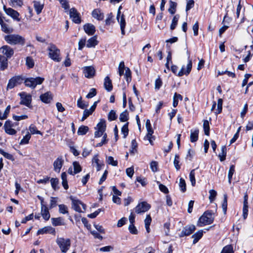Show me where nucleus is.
<instances>
[{"label":"nucleus","mask_w":253,"mask_h":253,"mask_svg":"<svg viewBox=\"0 0 253 253\" xmlns=\"http://www.w3.org/2000/svg\"><path fill=\"white\" fill-rule=\"evenodd\" d=\"M26 64L29 68H32L34 67V62L32 57L28 56L26 58Z\"/></svg>","instance_id":"nucleus-51"},{"label":"nucleus","mask_w":253,"mask_h":253,"mask_svg":"<svg viewBox=\"0 0 253 253\" xmlns=\"http://www.w3.org/2000/svg\"><path fill=\"white\" fill-rule=\"evenodd\" d=\"M152 221L151 217L149 214L146 215V218L144 220L145 226L146 230L148 233L150 232V229L149 226Z\"/></svg>","instance_id":"nucleus-30"},{"label":"nucleus","mask_w":253,"mask_h":253,"mask_svg":"<svg viewBox=\"0 0 253 253\" xmlns=\"http://www.w3.org/2000/svg\"><path fill=\"white\" fill-rule=\"evenodd\" d=\"M20 96L21 101L20 104L21 105H24L27 107L31 108L32 96L30 94H27L25 92H21L19 94Z\"/></svg>","instance_id":"nucleus-7"},{"label":"nucleus","mask_w":253,"mask_h":253,"mask_svg":"<svg viewBox=\"0 0 253 253\" xmlns=\"http://www.w3.org/2000/svg\"><path fill=\"white\" fill-rule=\"evenodd\" d=\"M221 253H233L232 247L231 245H227L224 247Z\"/></svg>","instance_id":"nucleus-55"},{"label":"nucleus","mask_w":253,"mask_h":253,"mask_svg":"<svg viewBox=\"0 0 253 253\" xmlns=\"http://www.w3.org/2000/svg\"><path fill=\"white\" fill-rule=\"evenodd\" d=\"M147 130V134L146 135L147 138L149 140L150 143L152 144V141L151 140V137L152 136V134L153 133V130L151 127L146 128Z\"/></svg>","instance_id":"nucleus-52"},{"label":"nucleus","mask_w":253,"mask_h":253,"mask_svg":"<svg viewBox=\"0 0 253 253\" xmlns=\"http://www.w3.org/2000/svg\"><path fill=\"white\" fill-rule=\"evenodd\" d=\"M128 112L127 111H125L123 112L120 115V120L121 122H126L128 120Z\"/></svg>","instance_id":"nucleus-44"},{"label":"nucleus","mask_w":253,"mask_h":253,"mask_svg":"<svg viewBox=\"0 0 253 253\" xmlns=\"http://www.w3.org/2000/svg\"><path fill=\"white\" fill-rule=\"evenodd\" d=\"M51 184L52 187L54 190H56L59 189V187L57 186L59 183V180L58 178H52L50 180Z\"/></svg>","instance_id":"nucleus-39"},{"label":"nucleus","mask_w":253,"mask_h":253,"mask_svg":"<svg viewBox=\"0 0 253 253\" xmlns=\"http://www.w3.org/2000/svg\"><path fill=\"white\" fill-rule=\"evenodd\" d=\"M47 233H49L52 234L53 235H55V229L52 228L51 226L44 227L42 229H39L38 231L37 234L38 235H40L41 234H43Z\"/></svg>","instance_id":"nucleus-15"},{"label":"nucleus","mask_w":253,"mask_h":253,"mask_svg":"<svg viewBox=\"0 0 253 253\" xmlns=\"http://www.w3.org/2000/svg\"><path fill=\"white\" fill-rule=\"evenodd\" d=\"M48 50L49 51V56L52 60L57 62L61 60V58L59 57L60 50L55 46V45L50 44V45L48 47Z\"/></svg>","instance_id":"nucleus-6"},{"label":"nucleus","mask_w":253,"mask_h":253,"mask_svg":"<svg viewBox=\"0 0 253 253\" xmlns=\"http://www.w3.org/2000/svg\"><path fill=\"white\" fill-rule=\"evenodd\" d=\"M248 214V201H247V196L246 195L245 196L244 201V205L243 208V216L244 219H246L247 217Z\"/></svg>","instance_id":"nucleus-23"},{"label":"nucleus","mask_w":253,"mask_h":253,"mask_svg":"<svg viewBox=\"0 0 253 253\" xmlns=\"http://www.w3.org/2000/svg\"><path fill=\"white\" fill-rule=\"evenodd\" d=\"M84 30L86 34L89 36H92L95 32V28L92 24H86L84 26Z\"/></svg>","instance_id":"nucleus-14"},{"label":"nucleus","mask_w":253,"mask_h":253,"mask_svg":"<svg viewBox=\"0 0 253 253\" xmlns=\"http://www.w3.org/2000/svg\"><path fill=\"white\" fill-rule=\"evenodd\" d=\"M126 69L124 62L123 61L121 62L119 66V74L120 76L124 74V70Z\"/></svg>","instance_id":"nucleus-54"},{"label":"nucleus","mask_w":253,"mask_h":253,"mask_svg":"<svg viewBox=\"0 0 253 253\" xmlns=\"http://www.w3.org/2000/svg\"><path fill=\"white\" fill-rule=\"evenodd\" d=\"M83 72L86 78H91L95 75V71L92 66H86L83 68Z\"/></svg>","instance_id":"nucleus-12"},{"label":"nucleus","mask_w":253,"mask_h":253,"mask_svg":"<svg viewBox=\"0 0 253 253\" xmlns=\"http://www.w3.org/2000/svg\"><path fill=\"white\" fill-rule=\"evenodd\" d=\"M9 4L13 7L15 5L21 6L23 5V2L22 0H10Z\"/></svg>","instance_id":"nucleus-50"},{"label":"nucleus","mask_w":253,"mask_h":253,"mask_svg":"<svg viewBox=\"0 0 253 253\" xmlns=\"http://www.w3.org/2000/svg\"><path fill=\"white\" fill-rule=\"evenodd\" d=\"M98 44L97 37L94 36L89 39L86 42V46L87 47H94Z\"/></svg>","instance_id":"nucleus-18"},{"label":"nucleus","mask_w":253,"mask_h":253,"mask_svg":"<svg viewBox=\"0 0 253 253\" xmlns=\"http://www.w3.org/2000/svg\"><path fill=\"white\" fill-rule=\"evenodd\" d=\"M70 199L72 201V208L74 210L79 212H83L85 211L86 206L85 204L72 196L70 197Z\"/></svg>","instance_id":"nucleus-4"},{"label":"nucleus","mask_w":253,"mask_h":253,"mask_svg":"<svg viewBox=\"0 0 253 253\" xmlns=\"http://www.w3.org/2000/svg\"><path fill=\"white\" fill-rule=\"evenodd\" d=\"M151 206L149 204L145 202H143L139 203L135 208V211L137 213H141L145 212L148 211Z\"/></svg>","instance_id":"nucleus-9"},{"label":"nucleus","mask_w":253,"mask_h":253,"mask_svg":"<svg viewBox=\"0 0 253 253\" xmlns=\"http://www.w3.org/2000/svg\"><path fill=\"white\" fill-rule=\"evenodd\" d=\"M235 172V166L234 165H231L230 167V169L229 170L228 174V182L229 183H231V179L232 178V176Z\"/></svg>","instance_id":"nucleus-40"},{"label":"nucleus","mask_w":253,"mask_h":253,"mask_svg":"<svg viewBox=\"0 0 253 253\" xmlns=\"http://www.w3.org/2000/svg\"><path fill=\"white\" fill-rule=\"evenodd\" d=\"M10 106L8 105L6 107V108L4 112V113L2 115H1V113L0 112V119L1 120L6 119L7 118L8 115L10 112Z\"/></svg>","instance_id":"nucleus-35"},{"label":"nucleus","mask_w":253,"mask_h":253,"mask_svg":"<svg viewBox=\"0 0 253 253\" xmlns=\"http://www.w3.org/2000/svg\"><path fill=\"white\" fill-rule=\"evenodd\" d=\"M214 219L213 213L211 211H206L199 218L197 225L202 227L212 223Z\"/></svg>","instance_id":"nucleus-2"},{"label":"nucleus","mask_w":253,"mask_h":253,"mask_svg":"<svg viewBox=\"0 0 253 253\" xmlns=\"http://www.w3.org/2000/svg\"><path fill=\"white\" fill-rule=\"evenodd\" d=\"M187 53L188 54V63L186 67L184 65H183L181 70L177 72L178 67L177 66L173 65L171 67V71L178 77H181L184 75H188L191 72L192 67V60L190 59V53L188 51H187Z\"/></svg>","instance_id":"nucleus-1"},{"label":"nucleus","mask_w":253,"mask_h":253,"mask_svg":"<svg viewBox=\"0 0 253 253\" xmlns=\"http://www.w3.org/2000/svg\"><path fill=\"white\" fill-rule=\"evenodd\" d=\"M24 83L25 85L32 88H35V83L34 82V78H29L25 79Z\"/></svg>","instance_id":"nucleus-31"},{"label":"nucleus","mask_w":253,"mask_h":253,"mask_svg":"<svg viewBox=\"0 0 253 253\" xmlns=\"http://www.w3.org/2000/svg\"><path fill=\"white\" fill-rule=\"evenodd\" d=\"M162 85V81L161 79L160 78L157 79L156 80L155 83V88L156 89L158 90L160 89V88L161 87Z\"/></svg>","instance_id":"nucleus-64"},{"label":"nucleus","mask_w":253,"mask_h":253,"mask_svg":"<svg viewBox=\"0 0 253 253\" xmlns=\"http://www.w3.org/2000/svg\"><path fill=\"white\" fill-rule=\"evenodd\" d=\"M176 3L172 1H169V7L168 9L169 13L171 14H174L176 10Z\"/></svg>","instance_id":"nucleus-34"},{"label":"nucleus","mask_w":253,"mask_h":253,"mask_svg":"<svg viewBox=\"0 0 253 253\" xmlns=\"http://www.w3.org/2000/svg\"><path fill=\"white\" fill-rule=\"evenodd\" d=\"M121 132L124 135V137L126 138L128 133V124L124 125L121 129Z\"/></svg>","instance_id":"nucleus-56"},{"label":"nucleus","mask_w":253,"mask_h":253,"mask_svg":"<svg viewBox=\"0 0 253 253\" xmlns=\"http://www.w3.org/2000/svg\"><path fill=\"white\" fill-rule=\"evenodd\" d=\"M231 21V18L230 17H224L222 23L223 24V26H222L219 30V35L221 36V35L228 28V26L225 25V24L229 23V22Z\"/></svg>","instance_id":"nucleus-16"},{"label":"nucleus","mask_w":253,"mask_h":253,"mask_svg":"<svg viewBox=\"0 0 253 253\" xmlns=\"http://www.w3.org/2000/svg\"><path fill=\"white\" fill-rule=\"evenodd\" d=\"M29 130L32 134H42L40 131L37 130L36 126L33 125H31L29 127Z\"/></svg>","instance_id":"nucleus-60"},{"label":"nucleus","mask_w":253,"mask_h":253,"mask_svg":"<svg viewBox=\"0 0 253 253\" xmlns=\"http://www.w3.org/2000/svg\"><path fill=\"white\" fill-rule=\"evenodd\" d=\"M179 156L177 155H175L173 164H174L175 169L177 170H179L180 169V166L179 165Z\"/></svg>","instance_id":"nucleus-62"},{"label":"nucleus","mask_w":253,"mask_h":253,"mask_svg":"<svg viewBox=\"0 0 253 253\" xmlns=\"http://www.w3.org/2000/svg\"><path fill=\"white\" fill-rule=\"evenodd\" d=\"M4 40L9 44H19L23 45L25 42V39L19 35H9L4 37Z\"/></svg>","instance_id":"nucleus-3"},{"label":"nucleus","mask_w":253,"mask_h":253,"mask_svg":"<svg viewBox=\"0 0 253 253\" xmlns=\"http://www.w3.org/2000/svg\"><path fill=\"white\" fill-rule=\"evenodd\" d=\"M195 169H192L189 174V179L191 182V184L193 186H194L196 184V179L195 178Z\"/></svg>","instance_id":"nucleus-41"},{"label":"nucleus","mask_w":253,"mask_h":253,"mask_svg":"<svg viewBox=\"0 0 253 253\" xmlns=\"http://www.w3.org/2000/svg\"><path fill=\"white\" fill-rule=\"evenodd\" d=\"M37 18L33 19L32 18V17H30V18H28V17H26V20H29V25H33L36 24V23L40 22L42 21V18L40 17H36Z\"/></svg>","instance_id":"nucleus-43"},{"label":"nucleus","mask_w":253,"mask_h":253,"mask_svg":"<svg viewBox=\"0 0 253 253\" xmlns=\"http://www.w3.org/2000/svg\"><path fill=\"white\" fill-rule=\"evenodd\" d=\"M222 209L224 213H226L227 208V196L226 194L224 195V200L222 203Z\"/></svg>","instance_id":"nucleus-61"},{"label":"nucleus","mask_w":253,"mask_h":253,"mask_svg":"<svg viewBox=\"0 0 253 253\" xmlns=\"http://www.w3.org/2000/svg\"><path fill=\"white\" fill-rule=\"evenodd\" d=\"M3 9L6 14L9 16H19V13L11 8H7L5 5H3Z\"/></svg>","instance_id":"nucleus-24"},{"label":"nucleus","mask_w":253,"mask_h":253,"mask_svg":"<svg viewBox=\"0 0 253 253\" xmlns=\"http://www.w3.org/2000/svg\"><path fill=\"white\" fill-rule=\"evenodd\" d=\"M210 196H209V200L211 203H212L215 199L217 195V192L214 190H210L209 191Z\"/></svg>","instance_id":"nucleus-49"},{"label":"nucleus","mask_w":253,"mask_h":253,"mask_svg":"<svg viewBox=\"0 0 253 253\" xmlns=\"http://www.w3.org/2000/svg\"><path fill=\"white\" fill-rule=\"evenodd\" d=\"M196 229V227L194 225H189L185 226L182 230L180 237H184L188 236L192 234Z\"/></svg>","instance_id":"nucleus-10"},{"label":"nucleus","mask_w":253,"mask_h":253,"mask_svg":"<svg viewBox=\"0 0 253 253\" xmlns=\"http://www.w3.org/2000/svg\"><path fill=\"white\" fill-rule=\"evenodd\" d=\"M31 134L29 132H27V134L23 137V138L21 140L20 142V145H23L28 144L29 143V141L31 138Z\"/></svg>","instance_id":"nucleus-42"},{"label":"nucleus","mask_w":253,"mask_h":253,"mask_svg":"<svg viewBox=\"0 0 253 253\" xmlns=\"http://www.w3.org/2000/svg\"><path fill=\"white\" fill-rule=\"evenodd\" d=\"M52 224L55 226H58L62 224L61 221H62V218L61 217H58V218H52Z\"/></svg>","instance_id":"nucleus-57"},{"label":"nucleus","mask_w":253,"mask_h":253,"mask_svg":"<svg viewBox=\"0 0 253 253\" xmlns=\"http://www.w3.org/2000/svg\"><path fill=\"white\" fill-rule=\"evenodd\" d=\"M8 67V60L3 55H0V69L2 71L6 69Z\"/></svg>","instance_id":"nucleus-17"},{"label":"nucleus","mask_w":253,"mask_h":253,"mask_svg":"<svg viewBox=\"0 0 253 253\" xmlns=\"http://www.w3.org/2000/svg\"><path fill=\"white\" fill-rule=\"evenodd\" d=\"M118 22L120 23L121 33L123 35L125 34V29L126 25V20L124 17H117Z\"/></svg>","instance_id":"nucleus-19"},{"label":"nucleus","mask_w":253,"mask_h":253,"mask_svg":"<svg viewBox=\"0 0 253 253\" xmlns=\"http://www.w3.org/2000/svg\"><path fill=\"white\" fill-rule=\"evenodd\" d=\"M117 119L116 112L114 110H111L108 114V120L110 121L115 120Z\"/></svg>","instance_id":"nucleus-58"},{"label":"nucleus","mask_w":253,"mask_h":253,"mask_svg":"<svg viewBox=\"0 0 253 253\" xmlns=\"http://www.w3.org/2000/svg\"><path fill=\"white\" fill-rule=\"evenodd\" d=\"M1 30L7 34H9L11 32H12V29H10L8 27V25L6 23L3 24L2 25H1Z\"/></svg>","instance_id":"nucleus-53"},{"label":"nucleus","mask_w":253,"mask_h":253,"mask_svg":"<svg viewBox=\"0 0 253 253\" xmlns=\"http://www.w3.org/2000/svg\"><path fill=\"white\" fill-rule=\"evenodd\" d=\"M203 127L205 131V134L207 135H209L210 134V126L209 122L207 120H204L203 123Z\"/></svg>","instance_id":"nucleus-36"},{"label":"nucleus","mask_w":253,"mask_h":253,"mask_svg":"<svg viewBox=\"0 0 253 253\" xmlns=\"http://www.w3.org/2000/svg\"><path fill=\"white\" fill-rule=\"evenodd\" d=\"M179 186L182 192H184L186 190V183L182 178H180L179 179Z\"/></svg>","instance_id":"nucleus-45"},{"label":"nucleus","mask_w":253,"mask_h":253,"mask_svg":"<svg viewBox=\"0 0 253 253\" xmlns=\"http://www.w3.org/2000/svg\"><path fill=\"white\" fill-rule=\"evenodd\" d=\"M106 162L109 165H111L113 166H117L118 165V162L116 160H114V158L112 156H109L106 158Z\"/></svg>","instance_id":"nucleus-37"},{"label":"nucleus","mask_w":253,"mask_h":253,"mask_svg":"<svg viewBox=\"0 0 253 253\" xmlns=\"http://www.w3.org/2000/svg\"><path fill=\"white\" fill-rule=\"evenodd\" d=\"M158 163L156 161H152L150 163V169L153 172H156L158 170Z\"/></svg>","instance_id":"nucleus-59"},{"label":"nucleus","mask_w":253,"mask_h":253,"mask_svg":"<svg viewBox=\"0 0 253 253\" xmlns=\"http://www.w3.org/2000/svg\"><path fill=\"white\" fill-rule=\"evenodd\" d=\"M226 156V147L225 146L221 147V152L219 154L218 157L220 158V161L222 162L225 160Z\"/></svg>","instance_id":"nucleus-32"},{"label":"nucleus","mask_w":253,"mask_h":253,"mask_svg":"<svg viewBox=\"0 0 253 253\" xmlns=\"http://www.w3.org/2000/svg\"><path fill=\"white\" fill-rule=\"evenodd\" d=\"M0 51L2 53L6 56V58H10L14 54V50L12 48L8 45H4L0 48Z\"/></svg>","instance_id":"nucleus-11"},{"label":"nucleus","mask_w":253,"mask_h":253,"mask_svg":"<svg viewBox=\"0 0 253 253\" xmlns=\"http://www.w3.org/2000/svg\"><path fill=\"white\" fill-rule=\"evenodd\" d=\"M40 99L45 103H49L53 99V96L49 91L42 94L40 96Z\"/></svg>","instance_id":"nucleus-13"},{"label":"nucleus","mask_w":253,"mask_h":253,"mask_svg":"<svg viewBox=\"0 0 253 253\" xmlns=\"http://www.w3.org/2000/svg\"><path fill=\"white\" fill-rule=\"evenodd\" d=\"M125 77L127 83L130 82L131 80V71L128 68H126L125 69Z\"/></svg>","instance_id":"nucleus-38"},{"label":"nucleus","mask_w":253,"mask_h":253,"mask_svg":"<svg viewBox=\"0 0 253 253\" xmlns=\"http://www.w3.org/2000/svg\"><path fill=\"white\" fill-rule=\"evenodd\" d=\"M89 128L86 126H81L78 129L77 133L79 135L85 134L88 131Z\"/></svg>","instance_id":"nucleus-29"},{"label":"nucleus","mask_w":253,"mask_h":253,"mask_svg":"<svg viewBox=\"0 0 253 253\" xmlns=\"http://www.w3.org/2000/svg\"><path fill=\"white\" fill-rule=\"evenodd\" d=\"M62 166V157H59L54 162L53 166L54 169L55 171L59 172L60 169Z\"/></svg>","instance_id":"nucleus-21"},{"label":"nucleus","mask_w":253,"mask_h":253,"mask_svg":"<svg viewBox=\"0 0 253 253\" xmlns=\"http://www.w3.org/2000/svg\"><path fill=\"white\" fill-rule=\"evenodd\" d=\"M5 132L9 135H15L16 133V130L12 127H9L7 126L5 127V126H3Z\"/></svg>","instance_id":"nucleus-48"},{"label":"nucleus","mask_w":253,"mask_h":253,"mask_svg":"<svg viewBox=\"0 0 253 253\" xmlns=\"http://www.w3.org/2000/svg\"><path fill=\"white\" fill-rule=\"evenodd\" d=\"M34 7L35 10L36 11L37 14L39 15L42 12V9L43 8V4L40 3L38 1H34Z\"/></svg>","instance_id":"nucleus-26"},{"label":"nucleus","mask_w":253,"mask_h":253,"mask_svg":"<svg viewBox=\"0 0 253 253\" xmlns=\"http://www.w3.org/2000/svg\"><path fill=\"white\" fill-rule=\"evenodd\" d=\"M222 103L223 100L222 99L219 98L217 101V109L216 110L215 113L219 114L221 112L222 109Z\"/></svg>","instance_id":"nucleus-47"},{"label":"nucleus","mask_w":253,"mask_h":253,"mask_svg":"<svg viewBox=\"0 0 253 253\" xmlns=\"http://www.w3.org/2000/svg\"><path fill=\"white\" fill-rule=\"evenodd\" d=\"M44 78L40 77H36V78H34V82L35 83V87L38 84H42L43 83V82L44 81Z\"/></svg>","instance_id":"nucleus-63"},{"label":"nucleus","mask_w":253,"mask_h":253,"mask_svg":"<svg viewBox=\"0 0 253 253\" xmlns=\"http://www.w3.org/2000/svg\"><path fill=\"white\" fill-rule=\"evenodd\" d=\"M203 235V231L202 230H199L196 233L193 234L192 237L194 239L193 243L196 244L202 238Z\"/></svg>","instance_id":"nucleus-27"},{"label":"nucleus","mask_w":253,"mask_h":253,"mask_svg":"<svg viewBox=\"0 0 253 253\" xmlns=\"http://www.w3.org/2000/svg\"><path fill=\"white\" fill-rule=\"evenodd\" d=\"M23 79L20 76H14L11 78L8 82L7 85L6 89H12L17 85L20 84L22 83Z\"/></svg>","instance_id":"nucleus-8"},{"label":"nucleus","mask_w":253,"mask_h":253,"mask_svg":"<svg viewBox=\"0 0 253 253\" xmlns=\"http://www.w3.org/2000/svg\"><path fill=\"white\" fill-rule=\"evenodd\" d=\"M77 105L79 108L84 109L85 108L87 107L88 104V103L84 102L82 100V97H80V98L78 99L77 101Z\"/></svg>","instance_id":"nucleus-46"},{"label":"nucleus","mask_w":253,"mask_h":253,"mask_svg":"<svg viewBox=\"0 0 253 253\" xmlns=\"http://www.w3.org/2000/svg\"><path fill=\"white\" fill-rule=\"evenodd\" d=\"M104 86L108 91H110L113 89L112 81L108 76L106 77L104 79Z\"/></svg>","instance_id":"nucleus-20"},{"label":"nucleus","mask_w":253,"mask_h":253,"mask_svg":"<svg viewBox=\"0 0 253 253\" xmlns=\"http://www.w3.org/2000/svg\"><path fill=\"white\" fill-rule=\"evenodd\" d=\"M106 127V125L105 121L103 120H101L95 127L96 130L94 132V137L95 138H98L101 136H103L104 134H106V133H105Z\"/></svg>","instance_id":"nucleus-5"},{"label":"nucleus","mask_w":253,"mask_h":253,"mask_svg":"<svg viewBox=\"0 0 253 253\" xmlns=\"http://www.w3.org/2000/svg\"><path fill=\"white\" fill-rule=\"evenodd\" d=\"M41 214L45 220H48L50 218V213L48 209L46 206H42V207Z\"/></svg>","instance_id":"nucleus-22"},{"label":"nucleus","mask_w":253,"mask_h":253,"mask_svg":"<svg viewBox=\"0 0 253 253\" xmlns=\"http://www.w3.org/2000/svg\"><path fill=\"white\" fill-rule=\"evenodd\" d=\"M199 130L195 129L191 130L190 141L192 142H196L198 139Z\"/></svg>","instance_id":"nucleus-25"},{"label":"nucleus","mask_w":253,"mask_h":253,"mask_svg":"<svg viewBox=\"0 0 253 253\" xmlns=\"http://www.w3.org/2000/svg\"><path fill=\"white\" fill-rule=\"evenodd\" d=\"M182 99L183 97L182 96V95L175 92L173 97V106L174 107H176L178 105V101L182 100Z\"/></svg>","instance_id":"nucleus-28"},{"label":"nucleus","mask_w":253,"mask_h":253,"mask_svg":"<svg viewBox=\"0 0 253 253\" xmlns=\"http://www.w3.org/2000/svg\"><path fill=\"white\" fill-rule=\"evenodd\" d=\"M74 173L77 174L82 171V167L78 162H74L73 163Z\"/></svg>","instance_id":"nucleus-33"}]
</instances>
